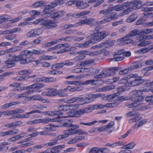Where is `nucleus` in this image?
Wrapping results in <instances>:
<instances>
[{"label": "nucleus", "mask_w": 153, "mask_h": 153, "mask_svg": "<svg viewBox=\"0 0 153 153\" xmlns=\"http://www.w3.org/2000/svg\"><path fill=\"white\" fill-rule=\"evenodd\" d=\"M100 27H96L93 30V33L90 36V39L85 43L79 44V47L87 48L91 44H94L104 39L109 35V33L108 32L105 31H100Z\"/></svg>", "instance_id": "nucleus-1"}, {"label": "nucleus", "mask_w": 153, "mask_h": 153, "mask_svg": "<svg viewBox=\"0 0 153 153\" xmlns=\"http://www.w3.org/2000/svg\"><path fill=\"white\" fill-rule=\"evenodd\" d=\"M142 91L141 90H135L133 91L130 93V97H124L120 96L119 97L121 100H131L134 102L128 105L129 108H132L134 107H137L141 104V102L143 100V97L141 95L142 94Z\"/></svg>", "instance_id": "nucleus-2"}, {"label": "nucleus", "mask_w": 153, "mask_h": 153, "mask_svg": "<svg viewBox=\"0 0 153 153\" xmlns=\"http://www.w3.org/2000/svg\"><path fill=\"white\" fill-rule=\"evenodd\" d=\"M68 121L69 122H66L62 124V126L67 127V130L65 131L64 134L58 135L59 139H65L68 137L69 135L74 134L76 130L79 128L78 125H74L71 123L70 120Z\"/></svg>", "instance_id": "nucleus-3"}, {"label": "nucleus", "mask_w": 153, "mask_h": 153, "mask_svg": "<svg viewBox=\"0 0 153 153\" xmlns=\"http://www.w3.org/2000/svg\"><path fill=\"white\" fill-rule=\"evenodd\" d=\"M56 6L57 4L54 2H52L50 4L46 6L43 11L45 16L46 17H50L53 19V20H57L59 17L62 16L64 13V11H59L52 13L49 12L48 10L54 8Z\"/></svg>", "instance_id": "nucleus-4"}, {"label": "nucleus", "mask_w": 153, "mask_h": 153, "mask_svg": "<svg viewBox=\"0 0 153 153\" xmlns=\"http://www.w3.org/2000/svg\"><path fill=\"white\" fill-rule=\"evenodd\" d=\"M142 1H132L127 2L124 3V6H126V9L124 10L122 14L123 15L127 14L133 10H137L140 8L142 6Z\"/></svg>", "instance_id": "nucleus-5"}, {"label": "nucleus", "mask_w": 153, "mask_h": 153, "mask_svg": "<svg viewBox=\"0 0 153 153\" xmlns=\"http://www.w3.org/2000/svg\"><path fill=\"white\" fill-rule=\"evenodd\" d=\"M57 20H50L45 19L43 18L42 22L40 23L42 27L45 29H52L57 26Z\"/></svg>", "instance_id": "nucleus-6"}, {"label": "nucleus", "mask_w": 153, "mask_h": 153, "mask_svg": "<svg viewBox=\"0 0 153 153\" xmlns=\"http://www.w3.org/2000/svg\"><path fill=\"white\" fill-rule=\"evenodd\" d=\"M75 111H71L68 112L67 113V115L66 116H61L58 115L60 114H62L63 113L62 112H60L59 111H54L53 114H51V115H53L55 114L57 115V116L53 118V119H57L58 118L59 120H60V121L59 122L58 121H53L54 122H56L58 123H60L62 122L63 121H65V122H66V120H68H68L67 119H63V118H67L68 117H76V113L75 112Z\"/></svg>", "instance_id": "nucleus-7"}, {"label": "nucleus", "mask_w": 153, "mask_h": 153, "mask_svg": "<svg viewBox=\"0 0 153 153\" xmlns=\"http://www.w3.org/2000/svg\"><path fill=\"white\" fill-rule=\"evenodd\" d=\"M32 53L31 51L28 50H25L22 51L19 55L16 56L15 55V59L16 61H20V63L21 64L23 65L25 61V60L27 58V56L30 55Z\"/></svg>", "instance_id": "nucleus-8"}, {"label": "nucleus", "mask_w": 153, "mask_h": 153, "mask_svg": "<svg viewBox=\"0 0 153 153\" xmlns=\"http://www.w3.org/2000/svg\"><path fill=\"white\" fill-rule=\"evenodd\" d=\"M58 118L56 119H51V118H47L41 119H35L33 120L27 121V124H35L40 123H49V122L52 121H60V120H59Z\"/></svg>", "instance_id": "nucleus-9"}, {"label": "nucleus", "mask_w": 153, "mask_h": 153, "mask_svg": "<svg viewBox=\"0 0 153 153\" xmlns=\"http://www.w3.org/2000/svg\"><path fill=\"white\" fill-rule=\"evenodd\" d=\"M118 69V67H114L109 69L105 68L101 72L103 75V78L112 75H114L116 74V72Z\"/></svg>", "instance_id": "nucleus-10"}, {"label": "nucleus", "mask_w": 153, "mask_h": 153, "mask_svg": "<svg viewBox=\"0 0 153 153\" xmlns=\"http://www.w3.org/2000/svg\"><path fill=\"white\" fill-rule=\"evenodd\" d=\"M43 32L42 29L39 28L34 29L28 32L26 34V36L29 38H34L39 36Z\"/></svg>", "instance_id": "nucleus-11"}, {"label": "nucleus", "mask_w": 153, "mask_h": 153, "mask_svg": "<svg viewBox=\"0 0 153 153\" xmlns=\"http://www.w3.org/2000/svg\"><path fill=\"white\" fill-rule=\"evenodd\" d=\"M9 57L10 58L4 62V63L6 65L4 66V67L7 68H10L15 66L16 65L15 62H18L15 59V55H9Z\"/></svg>", "instance_id": "nucleus-12"}, {"label": "nucleus", "mask_w": 153, "mask_h": 153, "mask_svg": "<svg viewBox=\"0 0 153 153\" xmlns=\"http://www.w3.org/2000/svg\"><path fill=\"white\" fill-rule=\"evenodd\" d=\"M134 79H131V81L130 82V86H134L138 85L143 83L144 80L142 79L141 77L139 76Z\"/></svg>", "instance_id": "nucleus-13"}, {"label": "nucleus", "mask_w": 153, "mask_h": 153, "mask_svg": "<svg viewBox=\"0 0 153 153\" xmlns=\"http://www.w3.org/2000/svg\"><path fill=\"white\" fill-rule=\"evenodd\" d=\"M102 52L101 50H99L95 51L89 53L88 51H82L78 52V53L80 54L89 55L90 56H95L101 54Z\"/></svg>", "instance_id": "nucleus-14"}, {"label": "nucleus", "mask_w": 153, "mask_h": 153, "mask_svg": "<svg viewBox=\"0 0 153 153\" xmlns=\"http://www.w3.org/2000/svg\"><path fill=\"white\" fill-rule=\"evenodd\" d=\"M118 16L116 12L109 13L108 14L107 18L104 19L102 21V22L104 23L107 22H110L112 20L118 18Z\"/></svg>", "instance_id": "nucleus-15"}, {"label": "nucleus", "mask_w": 153, "mask_h": 153, "mask_svg": "<svg viewBox=\"0 0 153 153\" xmlns=\"http://www.w3.org/2000/svg\"><path fill=\"white\" fill-rule=\"evenodd\" d=\"M137 45L139 46H145L149 44V41H145L144 37L143 36H137Z\"/></svg>", "instance_id": "nucleus-16"}, {"label": "nucleus", "mask_w": 153, "mask_h": 153, "mask_svg": "<svg viewBox=\"0 0 153 153\" xmlns=\"http://www.w3.org/2000/svg\"><path fill=\"white\" fill-rule=\"evenodd\" d=\"M150 50H152L151 52L152 53H153V45H150L148 47L144 48L139 50L137 51V53L140 54H142L149 52Z\"/></svg>", "instance_id": "nucleus-17"}, {"label": "nucleus", "mask_w": 153, "mask_h": 153, "mask_svg": "<svg viewBox=\"0 0 153 153\" xmlns=\"http://www.w3.org/2000/svg\"><path fill=\"white\" fill-rule=\"evenodd\" d=\"M75 5L76 7L82 9H84L89 6L87 3L83 1H76Z\"/></svg>", "instance_id": "nucleus-18"}, {"label": "nucleus", "mask_w": 153, "mask_h": 153, "mask_svg": "<svg viewBox=\"0 0 153 153\" xmlns=\"http://www.w3.org/2000/svg\"><path fill=\"white\" fill-rule=\"evenodd\" d=\"M56 80V79L52 78H45L44 77L38 78L35 79L34 81L36 82H39L44 81L46 82H54Z\"/></svg>", "instance_id": "nucleus-19"}, {"label": "nucleus", "mask_w": 153, "mask_h": 153, "mask_svg": "<svg viewBox=\"0 0 153 153\" xmlns=\"http://www.w3.org/2000/svg\"><path fill=\"white\" fill-rule=\"evenodd\" d=\"M144 22V21L142 19H140L137 21L136 25H139L143 24L145 27L147 26L150 27L153 26V20L151 22L143 23Z\"/></svg>", "instance_id": "nucleus-20"}, {"label": "nucleus", "mask_w": 153, "mask_h": 153, "mask_svg": "<svg viewBox=\"0 0 153 153\" xmlns=\"http://www.w3.org/2000/svg\"><path fill=\"white\" fill-rule=\"evenodd\" d=\"M82 99L80 96H76L67 100L66 102L68 103H71L78 101H81V100Z\"/></svg>", "instance_id": "nucleus-21"}, {"label": "nucleus", "mask_w": 153, "mask_h": 153, "mask_svg": "<svg viewBox=\"0 0 153 153\" xmlns=\"http://www.w3.org/2000/svg\"><path fill=\"white\" fill-rule=\"evenodd\" d=\"M65 145L64 144L60 145L53 147L52 149V153H59L60 152L59 149L64 148Z\"/></svg>", "instance_id": "nucleus-22"}, {"label": "nucleus", "mask_w": 153, "mask_h": 153, "mask_svg": "<svg viewBox=\"0 0 153 153\" xmlns=\"http://www.w3.org/2000/svg\"><path fill=\"white\" fill-rule=\"evenodd\" d=\"M124 3L123 4V6L121 5H116L112 8H110L111 10V12L113 10H115L116 11H118L122 10H125L126 9V6H124Z\"/></svg>", "instance_id": "nucleus-23"}, {"label": "nucleus", "mask_w": 153, "mask_h": 153, "mask_svg": "<svg viewBox=\"0 0 153 153\" xmlns=\"http://www.w3.org/2000/svg\"><path fill=\"white\" fill-rule=\"evenodd\" d=\"M83 25L87 24L90 26L94 25V21L95 20L94 19H83Z\"/></svg>", "instance_id": "nucleus-24"}, {"label": "nucleus", "mask_w": 153, "mask_h": 153, "mask_svg": "<svg viewBox=\"0 0 153 153\" xmlns=\"http://www.w3.org/2000/svg\"><path fill=\"white\" fill-rule=\"evenodd\" d=\"M90 108H88L75 111L76 115H80L84 113L88 112L90 111Z\"/></svg>", "instance_id": "nucleus-25"}, {"label": "nucleus", "mask_w": 153, "mask_h": 153, "mask_svg": "<svg viewBox=\"0 0 153 153\" xmlns=\"http://www.w3.org/2000/svg\"><path fill=\"white\" fill-rule=\"evenodd\" d=\"M37 75L36 74L33 75L31 76H21L20 77H16V80L17 81H22L27 79L30 78H34L36 77Z\"/></svg>", "instance_id": "nucleus-26"}, {"label": "nucleus", "mask_w": 153, "mask_h": 153, "mask_svg": "<svg viewBox=\"0 0 153 153\" xmlns=\"http://www.w3.org/2000/svg\"><path fill=\"white\" fill-rule=\"evenodd\" d=\"M98 82L99 83L101 84L103 83V81L101 79H97L96 80L94 79L89 80L86 81L85 82H83L84 85H87L91 84L92 85H94V82Z\"/></svg>", "instance_id": "nucleus-27"}, {"label": "nucleus", "mask_w": 153, "mask_h": 153, "mask_svg": "<svg viewBox=\"0 0 153 153\" xmlns=\"http://www.w3.org/2000/svg\"><path fill=\"white\" fill-rule=\"evenodd\" d=\"M22 29L20 27H17L12 29L6 30L4 32V34H12L21 31Z\"/></svg>", "instance_id": "nucleus-28"}, {"label": "nucleus", "mask_w": 153, "mask_h": 153, "mask_svg": "<svg viewBox=\"0 0 153 153\" xmlns=\"http://www.w3.org/2000/svg\"><path fill=\"white\" fill-rule=\"evenodd\" d=\"M128 79H129L127 78L126 76L120 80L119 81L118 83L119 84H123L125 86H129L130 82H128Z\"/></svg>", "instance_id": "nucleus-29"}, {"label": "nucleus", "mask_w": 153, "mask_h": 153, "mask_svg": "<svg viewBox=\"0 0 153 153\" xmlns=\"http://www.w3.org/2000/svg\"><path fill=\"white\" fill-rule=\"evenodd\" d=\"M18 104L17 103V102H13L8 103H6L4 105L1 106L0 108L2 109H7Z\"/></svg>", "instance_id": "nucleus-30"}, {"label": "nucleus", "mask_w": 153, "mask_h": 153, "mask_svg": "<svg viewBox=\"0 0 153 153\" xmlns=\"http://www.w3.org/2000/svg\"><path fill=\"white\" fill-rule=\"evenodd\" d=\"M48 91L49 92V94H48V97H53L58 95V91L56 89H48Z\"/></svg>", "instance_id": "nucleus-31"}, {"label": "nucleus", "mask_w": 153, "mask_h": 153, "mask_svg": "<svg viewBox=\"0 0 153 153\" xmlns=\"http://www.w3.org/2000/svg\"><path fill=\"white\" fill-rule=\"evenodd\" d=\"M90 13L91 11H82L77 13L73 14V17L79 18L80 16L88 15Z\"/></svg>", "instance_id": "nucleus-32"}, {"label": "nucleus", "mask_w": 153, "mask_h": 153, "mask_svg": "<svg viewBox=\"0 0 153 153\" xmlns=\"http://www.w3.org/2000/svg\"><path fill=\"white\" fill-rule=\"evenodd\" d=\"M114 58L111 59V61L113 62H118L121 61L123 60L125 58L122 56H121V55H117L116 54H114L113 56Z\"/></svg>", "instance_id": "nucleus-33"}, {"label": "nucleus", "mask_w": 153, "mask_h": 153, "mask_svg": "<svg viewBox=\"0 0 153 153\" xmlns=\"http://www.w3.org/2000/svg\"><path fill=\"white\" fill-rule=\"evenodd\" d=\"M137 17V14L136 13H134L127 18L126 19V22L128 23L132 22L134 21Z\"/></svg>", "instance_id": "nucleus-34"}, {"label": "nucleus", "mask_w": 153, "mask_h": 153, "mask_svg": "<svg viewBox=\"0 0 153 153\" xmlns=\"http://www.w3.org/2000/svg\"><path fill=\"white\" fill-rule=\"evenodd\" d=\"M64 66L63 62L61 63L55 64L52 66L51 69L52 70H57L62 68Z\"/></svg>", "instance_id": "nucleus-35"}, {"label": "nucleus", "mask_w": 153, "mask_h": 153, "mask_svg": "<svg viewBox=\"0 0 153 153\" xmlns=\"http://www.w3.org/2000/svg\"><path fill=\"white\" fill-rule=\"evenodd\" d=\"M39 58L40 60H49L56 59L57 57L54 56L48 55H43L40 56Z\"/></svg>", "instance_id": "nucleus-36"}, {"label": "nucleus", "mask_w": 153, "mask_h": 153, "mask_svg": "<svg viewBox=\"0 0 153 153\" xmlns=\"http://www.w3.org/2000/svg\"><path fill=\"white\" fill-rule=\"evenodd\" d=\"M45 85L43 84L39 83H36L30 85L29 87L32 89H39L44 87Z\"/></svg>", "instance_id": "nucleus-37"}, {"label": "nucleus", "mask_w": 153, "mask_h": 153, "mask_svg": "<svg viewBox=\"0 0 153 153\" xmlns=\"http://www.w3.org/2000/svg\"><path fill=\"white\" fill-rule=\"evenodd\" d=\"M58 135L56 137V139L54 140H51L50 142L49 143H47L45 144V145L47 146H52L56 144L58 142V140H60L61 139H58Z\"/></svg>", "instance_id": "nucleus-38"}, {"label": "nucleus", "mask_w": 153, "mask_h": 153, "mask_svg": "<svg viewBox=\"0 0 153 153\" xmlns=\"http://www.w3.org/2000/svg\"><path fill=\"white\" fill-rule=\"evenodd\" d=\"M94 59H88L83 62H81V64L80 65L82 66H83L93 63L94 62Z\"/></svg>", "instance_id": "nucleus-39"}, {"label": "nucleus", "mask_w": 153, "mask_h": 153, "mask_svg": "<svg viewBox=\"0 0 153 153\" xmlns=\"http://www.w3.org/2000/svg\"><path fill=\"white\" fill-rule=\"evenodd\" d=\"M147 120H141L136 124H135L133 126V128L134 129L136 128L137 127H139L142 126L146 123L147 121Z\"/></svg>", "instance_id": "nucleus-40"}, {"label": "nucleus", "mask_w": 153, "mask_h": 153, "mask_svg": "<svg viewBox=\"0 0 153 153\" xmlns=\"http://www.w3.org/2000/svg\"><path fill=\"white\" fill-rule=\"evenodd\" d=\"M121 144H122L119 141L114 143H107L106 144L105 146H107L111 147L112 148H114L117 146L121 145Z\"/></svg>", "instance_id": "nucleus-41"}, {"label": "nucleus", "mask_w": 153, "mask_h": 153, "mask_svg": "<svg viewBox=\"0 0 153 153\" xmlns=\"http://www.w3.org/2000/svg\"><path fill=\"white\" fill-rule=\"evenodd\" d=\"M138 31L137 29H134L131 33H128L126 36L127 37L130 38L136 36L138 34Z\"/></svg>", "instance_id": "nucleus-42"}, {"label": "nucleus", "mask_w": 153, "mask_h": 153, "mask_svg": "<svg viewBox=\"0 0 153 153\" xmlns=\"http://www.w3.org/2000/svg\"><path fill=\"white\" fill-rule=\"evenodd\" d=\"M111 12V10L109 8L107 9H104L100 11L99 13L101 14H105V16L107 17L108 14Z\"/></svg>", "instance_id": "nucleus-43"}, {"label": "nucleus", "mask_w": 153, "mask_h": 153, "mask_svg": "<svg viewBox=\"0 0 153 153\" xmlns=\"http://www.w3.org/2000/svg\"><path fill=\"white\" fill-rule=\"evenodd\" d=\"M69 108L67 105H62L58 107V109L59 111H65L68 110Z\"/></svg>", "instance_id": "nucleus-44"}, {"label": "nucleus", "mask_w": 153, "mask_h": 153, "mask_svg": "<svg viewBox=\"0 0 153 153\" xmlns=\"http://www.w3.org/2000/svg\"><path fill=\"white\" fill-rule=\"evenodd\" d=\"M31 52L32 53V54H30V56H32L33 54L36 55L42 54L43 53L44 51L36 49H33L32 51H31Z\"/></svg>", "instance_id": "nucleus-45"}, {"label": "nucleus", "mask_w": 153, "mask_h": 153, "mask_svg": "<svg viewBox=\"0 0 153 153\" xmlns=\"http://www.w3.org/2000/svg\"><path fill=\"white\" fill-rule=\"evenodd\" d=\"M135 145V144L134 143H131L123 146V148L126 149H131L134 147Z\"/></svg>", "instance_id": "nucleus-46"}, {"label": "nucleus", "mask_w": 153, "mask_h": 153, "mask_svg": "<svg viewBox=\"0 0 153 153\" xmlns=\"http://www.w3.org/2000/svg\"><path fill=\"white\" fill-rule=\"evenodd\" d=\"M120 96L117 97V96H114L112 95H109L107 96V100H109L111 99L113 100H117V101H119V102L123 101V100H119V97Z\"/></svg>", "instance_id": "nucleus-47"}, {"label": "nucleus", "mask_w": 153, "mask_h": 153, "mask_svg": "<svg viewBox=\"0 0 153 153\" xmlns=\"http://www.w3.org/2000/svg\"><path fill=\"white\" fill-rule=\"evenodd\" d=\"M32 71L30 70H24L19 71V75H22L29 74L31 73Z\"/></svg>", "instance_id": "nucleus-48"}, {"label": "nucleus", "mask_w": 153, "mask_h": 153, "mask_svg": "<svg viewBox=\"0 0 153 153\" xmlns=\"http://www.w3.org/2000/svg\"><path fill=\"white\" fill-rule=\"evenodd\" d=\"M49 127H45L43 128V129L45 131H54V128L55 127V126L52 124H49Z\"/></svg>", "instance_id": "nucleus-49"}, {"label": "nucleus", "mask_w": 153, "mask_h": 153, "mask_svg": "<svg viewBox=\"0 0 153 153\" xmlns=\"http://www.w3.org/2000/svg\"><path fill=\"white\" fill-rule=\"evenodd\" d=\"M57 95L60 97H67L68 94L65 92H64L62 89H61L58 91Z\"/></svg>", "instance_id": "nucleus-50"}, {"label": "nucleus", "mask_w": 153, "mask_h": 153, "mask_svg": "<svg viewBox=\"0 0 153 153\" xmlns=\"http://www.w3.org/2000/svg\"><path fill=\"white\" fill-rule=\"evenodd\" d=\"M30 100H39L43 101L42 99L41 98V97L39 95H36L33 96H30L29 97Z\"/></svg>", "instance_id": "nucleus-51"}, {"label": "nucleus", "mask_w": 153, "mask_h": 153, "mask_svg": "<svg viewBox=\"0 0 153 153\" xmlns=\"http://www.w3.org/2000/svg\"><path fill=\"white\" fill-rule=\"evenodd\" d=\"M145 100L146 102H149L150 105H153V95L146 97Z\"/></svg>", "instance_id": "nucleus-52"}, {"label": "nucleus", "mask_w": 153, "mask_h": 153, "mask_svg": "<svg viewBox=\"0 0 153 153\" xmlns=\"http://www.w3.org/2000/svg\"><path fill=\"white\" fill-rule=\"evenodd\" d=\"M44 2L43 1H39L34 3L32 4V6L37 7L42 6L44 5Z\"/></svg>", "instance_id": "nucleus-53"}, {"label": "nucleus", "mask_w": 153, "mask_h": 153, "mask_svg": "<svg viewBox=\"0 0 153 153\" xmlns=\"http://www.w3.org/2000/svg\"><path fill=\"white\" fill-rule=\"evenodd\" d=\"M34 58L33 57L30 56L29 57H27L26 60H25V61L24 65L33 62L34 61Z\"/></svg>", "instance_id": "nucleus-54"}, {"label": "nucleus", "mask_w": 153, "mask_h": 153, "mask_svg": "<svg viewBox=\"0 0 153 153\" xmlns=\"http://www.w3.org/2000/svg\"><path fill=\"white\" fill-rule=\"evenodd\" d=\"M12 52H13V48L7 50L5 51H0V56L4 55L5 54V53Z\"/></svg>", "instance_id": "nucleus-55"}, {"label": "nucleus", "mask_w": 153, "mask_h": 153, "mask_svg": "<svg viewBox=\"0 0 153 153\" xmlns=\"http://www.w3.org/2000/svg\"><path fill=\"white\" fill-rule=\"evenodd\" d=\"M16 35L15 34L8 35L5 36V38L7 40H12L16 38Z\"/></svg>", "instance_id": "nucleus-56"}, {"label": "nucleus", "mask_w": 153, "mask_h": 153, "mask_svg": "<svg viewBox=\"0 0 153 153\" xmlns=\"http://www.w3.org/2000/svg\"><path fill=\"white\" fill-rule=\"evenodd\" d=\"M134 116V118L132 120V121L133 122H137L140 120L142 118V117L139 114H135Z\"/></svg>", "instance_id": "nucleus-57"}, {"label": "nucleus", "mask_w": 153, "mask_h": 153, "mask_svg": "<svg viewBox=\"0 0 153 153\" xmlns=\"http://www.w3.org/2000/svg\"><path fill=\"white\" fill-rule=\"evenodd\" d=\"M105 48H109L113 46L114 45L113 42L111 40H107L105 42Z\"/></svg>", "instance_id": "nucleus-58"}, {"label": "nucleus", "mask_w": 153, "mask_h": 153, "mask_svg": "<svg viewBox=\"0 0 153 153\" xmlns=\"http://www.w3.org/2000/svg\"><path fill=\"white\" fill-rule=\"evenodd\" d=\"M77 134L79 135H88V133L85 131H83L81 129H78L74 132V134Z\"/></svg>", "instance_id": "nucleus-59"}, {"label": "nucleus", "mask_w": 153, "mask_h": 153, "mask_svg": "<svg viewBox=\"0 0 153 153\" xmlns=\"http://www.w3.org/2000/svg\"><path fill=\"white\" fill-rule=\"evenodd\" d=\"M19 130L14 129L12 130L8 131L9 135H14L18 134L19 132Z\"/></svg>", "instance_id": "nucleus-60"}, {"label": "nucleus", "mask_w": 153, "mask_h": 153, "mask_svg": "<svg viewBox=\"0 0 153 153\" xmlns=\"http://www.w3.org/2000/svg\"><path fill=\"white\" fill-rule=\"evenodd\" d=\"M8 19L7 17H6L5 15H2L0 16V24L3 23L5 21Z\"/></svg>", "instance_id": "nucleus-61"}, {"label": "nucleus", "mask_w": 153, "mask_h": 153, "mask_svg": "<svg viewBox=\"0 0 153 153\" xmlns=\"http://www.w3.org/2000/svg\"><path fill=\"white\" fill-rule=\"evenodd\" d=\"M130 71L128 69V68H127L124 69L123 70H120L119 72V74L120 75H125L127 74L130 73Z\"/></svg>", "instance_id": "nucleus-62"}, {"label": "nucleus", "mask_w": 153, "mask_h": 153, "mask_svg": "<svg viewBox=\"0 0 153 153\" xmlns=\"http://www.w3.org/2000/svg\"><path fill=\"white\" fill-rule=\"evenodd\" d=\"M82 55L75 57L74 58V60L75 61H78L83 59L85 56L84 55Z\"/></svg>", "instance_id": "nucleus-63"}, {"label": "nucleus", "mask_w": 153, "mask_h": 153, "mask_svg": "<svg viewBox=\"0 0 153 153\" xmlns=\"http://www.w3.org/2000/svg\"><path fill=\"white\" fill-rule=\"evenodd\" d=\"M30 14L31 16H34V18L36 16L40 14V13L36 10H32L30 12Z\"/></svg>", "instance_id": "nucleus-64"}]
</instances>
